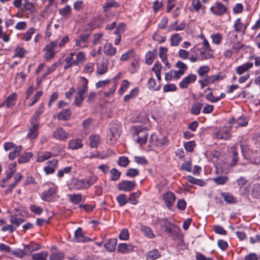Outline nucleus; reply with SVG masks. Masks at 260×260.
<instances>
[{
    "mask_svg": "<svg viewBox=\"0 0 260 260\" xmlns=\"http://www.w3.org/2000/svg\"><path fill=\"white\" fill-rule=\"evenodd\" d=\"M82 85L77 89V95L75 98V104L78 107H80L84 100V94L88 89V80L85 77H81Z\"/></svg>",
    "mask_w": 260,
    "mask_h": 260,
    "instance_id": "obj_1",
    "label": "nucleus"
},
{
    "mask_svg": "<svg viewBox=\"0 0 260 260\" xmlns=\"http://www.w3.org/2000/svg\"><path fill=\"white\" fill-rule=\"evenodd\" d=\"M159 223L161 226L165 228V232L171 236L178 232L177 226L175 224L170 222L167 218L161 219L159 220Z\"/></svg>",
    "mask_w": 260,
    "mask_h": 260,
    "instance_id": "obj_2",
    "label": "nucleus"
},
{
    "mask_svg": "<svg viewBox=\"0 0 260 260\" xmlns=\"http://www.w3.org/2000/svg\"><path fill=\"white\" fill-rule=\"evenodd\" d=\"M230 128H238L242 126H245L248 124V121L244 116H241L236 119L234 118H231L229 120Z\"/></svg>",
    "mask_w": 260,
    "mask_h": 260,
    "instance_id": "obj_3",
    "label": "nucleus"
},
{
    "mask_svg": "<svg viewBox=\"0 0 260 260\" xmlns=\"http://www.w3.org/2000/svg\"><path fill=\"white\" fill-rule=\"evenodd\" d=\"M58 44L57 41H53L47 44L44 49L46 51V53L44 55V57L47 60H49L52 58L54 54V49L57 47Z\"/></svg>",
    "mask_w": 260,
    "mask_h": 260,
    "instance_id": "obj_4",
    "label": "nucleus"
},
{
    "mask_svg": "<svg viewBox=\"0 0 260 260\" xmlns=\"http://www.w3.org/2000/svg\"><path fill=\"white\" fill-rule=\"evenodd\" d=\"M44 109L43 105H40L36 110L33 116L32 120L31 122L32 127L29 130H37L39 128L38 120L39 118V116L44 112Z\"/></svg>",
    "mask_w": 260,
    "mask_h": 260,
    "instance_id": "obj_5",
    "label": "nucleus"
},
{
    "mask_svg": "<svg viewBox=\"0 0 260 260\" xmlns=\"http://www.w3.org/2000/svg\"><path fill=\"white\" fill-rule=\"evenodd\" d=\"M136 186L135 181L123 180L118 184V188L120 190L130 191L133 190Z\"/></svg>",
    "mask_w": 260,
    "mask_h": 260,
    "instance_id": "obj_6",
    "label": "nucleus"
},
{
    "mask_svg": "<svg viewBox=\"0 0 260 260\" xmlns=\"http://www.w3.org/2000/svg\"><path fill=\"white\" fill-rule=\"evenodd\" d=\"M91 239L87 237H85L83 233L82 229L81 228H78L74 233V237L72 240V241L74 242H87L90 241Z\"/></svg>",
    "mask_w": 260,
    "mask_h": 260,
    "instance_id": "obj_7",
    "label": "nucleus"
},
{
    "mask_svg": "<svg viewBox=\"0 0 260 260\" xmlns=\"http://www.w3.org/2000/svg\"><path fill=\"white\" fill-rule=\"evenodd\" d=\"M220 75H214L210 76H207L203 80H200L199 81V83L201 85V87L203 89L205 86L208 84L213 83L215 81H218L222 79Z\"/></svg>",
    "mask_w": 260,
    "mask_h": 260,
    "instance_id": "obj_8",
    "label": "nucleus"
},
{
    "mask_svg": "<svg viewBox=\"0 0 260 260\" xmlns=\"http://www.w3.org/2000/svg\"><path fill=\"white\" fill-rule=\"evenodd\" d=\"M197 80V75L193 74H190L184 78L179 83V87L181 89L187 88L189 84L194 83Z\"/></svg>",
    "mask_w": 260,
    "mask_h": 260,
    "instance_id": "obj_9",
    "label": "nucleus"
},
{
    "mask_svg": "<svg viewBox=\"0 0 260 260\" xmlns=\"http://www.w3.org/2000/svg\"><path fill=\"white\" fill-rule=\"evenodd\" d=\"M163 199L166 206L168 208L170 209L172 204L174 203L176 198L173 192L169 191L164 194Z\"/></svg>",
    "mask_w": 260,
    "mask_h": 260,
    "instance_id": "obj_10",
    "label": "nucleus"
},
{
    "mask_svg": "<svg viewBox=\"0 0 260 260\" xmlns=\"http://www.w3.org/2000/svg\"><path fill=\"white\" fill-rule=\"evenodd\" d=\"M134 246L131 244L121 243L118 245L117 251L118 252L126 254L134 250Z\"/></svg>",
    "mask_w": 260,
    "mask_h": 260,
    "instance_id": "obj_11",
    "label": "nucleus"
},
{
    "mask_svg": "<svg viewBox=\"0 0 260 260\" xmlns=\"http://www.w3.org/2000/svg\"><path fill=\"white\" fill-rule=\"evenodd\" d=\"M133 136L138 137L136 142L140 145L145 144L147 142L148 134L146 133V131H135Z\"/></svg>",
    "mask_w": 260,
    "mask_h": 260,
    "instance_id": "obj_12",
    "label": "nucleus"
},
{
    "mask_svg": "<svg viewBox=\"0 0 260 260\" xmlns=\"http://www.w3.org/2000/svg\"><path fill=\"white\" fill-rule=\"evenodd\" d=\"M215 8L214 14L216 16H222L226 13L228 10V8L223 4L218 2L215 3Z\"/></svg>",
    "mask_w": 260,
    "mask_h": 260,
    "instance_id": "obj_13",
    "label": "nucleus"
},
{
    "mask_svg": "<svg viewBox=\"0 0 260 260\" xmlns=\"http://www.w3.org/2000/svg\"><path fill=\"white\" fill-rule=\"evenodd\" d=\"M48 163H49L50 166H46L44 168V171L47 175L54 172L56 168L57 167L58 161L56 159H53L51 161H49Z\"/></svg>",
    "mask_w": 260,
    "mask_h": 260,
    "instance_id": "obj_14",
    "label": "nucleus"
},
{
    "mask_svg": "<svg viewBox=\"0 0 260 260\" xmlns=\"http://www.w3.org/2000/svg\"><path fill=\"white\" fill-rule=\"evenodd\" d=\"M90 36V34H89L80 35L76 40V45L82 47L86 46L87 41L89 39Z\"/></svg>",
    "mask_w": 260,
    "mask_h": 260,
    "instance_id": "obj_15",
    "label": "nucleus"
},
{
    "mask_svg": "<svg viewBox=\"0 0 260 260\" xmlns=\"http://www.w3.org/2000/svg\"><path fill=\"white\" fill-rule=\"evenodd\" d=\"M234 28L235 31L236 32H242L243 34H244L246 32V27L241 22L240 18H238L235 20Z\"/></svg>",
    "mask_w": 260,
    "mask_h": 260,
    "instance_id": "obj_16",
    "label": "nucleus"
},
{
    "mask_svg": "<svg viewBox=\"0 0 260 260\" xmlns=\"http://www.w3.org/2000/svg\"><path fill=\"white\" fill-rule=\"evenodd\" d=\"M17 98V94L16 92H13L10 95L8 96L6 101L4 102V104L7 108H11L13 107L15 105Z\"/></svg>",
    "mask_w": 260,
    "mask_h": 260,
    "instance_id": "obj_17",
    "label": "nucleus"
},
{
    "mask_svg": "<svg viewBox=\"0 0 260 260\" xmlns=\"http://www.w3.org/2000/svg\"><path fill=\"white\" fill-rule=\"evenodd\" d=\"M55 193L54 187H50L48 190H44L42 193V199L45 201H50Z\"/></svg>",
    "mask_w": 260,
    "mask_h": 260,
    "instance_id": "obj_18",
    "label": "nucleus"
},
{
    "mask_svg": "<svg viewBox=\"0 0 260 260\" xmlns=\"http://www.w3.org/2000/svg\"><path fill=\"white\" fill-rule=\"evenodd\" d=\"M108 71V64L105 61L99 62L96 64V73L98 75H102Z\"/></svg>",
    "mask_w": 260,
    "mask_h": 260,
    "instance_id": "obj_19",
    "label": "nucleus"
},
{
    "mask_svg": "<svg viewBox=\"0 0 260 260\" xmlns=\"http://www.w3.org/2000/svg\"><path fill=\"white\" fill-rule=\"evenodd\" d=\"M213 57V53L212 50L207 51H201L198 54V60H203L212 58Z\"/></svg>",
    "mask_w": 260,
    "mask_h": 260,
    "instance_id": "obj_20",
    "label": "nucleus"
},
{
    "mask_svg": "<svg viewBox=\"0 0 260 260\" xmlns=\"http://www.w3.org/2000/svg\"><path fill=\"white\" fill-rule=\"evenodd\" d=\"M253 66V64L252 62H246L241 66H238L236 68V71L238 74L242 75L251 68Z\"/></svg>",
    "mask_w": 260,
    "mask_h": 260,
    "instance_id": "obj_21",
    "label": "nucleus"
},
{
    "mask_svg": "<svg viewBox=\"0 0 260 260\" xmlns=\"http://www.w3.org/2000/svg\"><path fill=\"white\" fill-rule=\"evenodd\" d=\"M119 4L115 0H107L104 6L103 10L105 12H108L112 8H118Z\"/></svg>",
    "mask_w": 260,
    "mask_h": 260,
    "instance_id": "obj_22",
    "label": "nucleus"
},
{
    "mask_svg": "<svg viewBox=\"0 0 260 260\" xmlns=\"http://www.w3.org/2000/svg\"><path fill=\"white\" fill-rule=\"evenodd\" d=\"M230 131H216L213 134V137L218 139L223 140H228L231 137Z\"/></svg>",
    "mask_w": 260,
    "mask_h": 260,
    "instance_id": "obj_23",
    "label": "nucleus"
},
{
    "mask_svg": "<svg viewBox=\"0 0 260 260\" xmlns=\"http://www.w3.org/2000/svg\"><path fill=\"white\" fill-rule=\"evenodd\" d=\"M53 137L59 141H64L69 137V134L66 131H54Z\"/></svg>",
    "mask_w": 260,
    "mask_h": 260,
    "instance_id": "obj_24",
    "label": "nucleus"
},
{
    "mask_svg": "<svg viewBox=\"0 0 260 260\" xmlns=\"http://www.w3.org/2000/svg\"><path fill=\"white\" fill-rule=\"evenodd\" d=\"M117 244V239H109L108 242L105 244L104 247L107 250L112 252L115 250Z\"/></svg>",
    "mask_w": 260,
    "mask_h": 260,
    "instance_id": "obj_25",
    "label": "nucleus"
},
{
    "mask_svg": "<svg viewBox=\"0 0 260 260\" xmlns=\"http://www.w3.org/2000/svg\"><path fill=\"white\" fill-rule=\"evenodd\" d=\"M71 115V112L70 109H64L58 113L57 118L60 120H67L70 118Z\"/></svg>",
    "mask_w": 260,
    "mask_h": 260,
    "instance_id": "obj_26",
    "label": "nucleus"
},
{
    "mask_svg": "<svg viewBox=\"0 0 260 260\" xmlns=\"http://www.w3.org/2000/svg\"><path fill=\"white\" fill-rule=\"evenodd\" d=\"M156 50L154 49L152 51H148L145 55V63L147 64H151L155 59L156 53Z\"/></svg>",
    "mask_w": 260,
    "mask_h": 260,
    "instance_id": "obj_27",
    "label": "nucleus"
},
{
    "mask_svg": "<svg viewBox=\"0 0 260 260\" xmlns=\"http://www.w3.org/2000/svg\"><path fill=\"white\" fill-rule=\"evenodd\" d=\"M116 49L113 47L111 43L106 44L104 47V52L108 56H113L115 54Z\"/></svg>",
    "mask_w": 260,
    "mask_h": 260,
    "instance_id": "obj_28",
    "label": "nucleus"
},
{
    "mask_svg": "<svg viewBox=\"0 0 260 260\" xmlns=\"http://www.w3.org/2000/svg\"><path fill=\"white\" fill-rule=\"evenodd\" d=\"M150 138L152 141H155L158 143L160 144L161 145H165L167 144L168 140L166 137H158L156 135L152 134L151 135Z\"/></svg>",
    "mask_w": 260,
    "mask_h": 260,
    "instance_id": "obj_29",
    "label": "nucleus"
},
{
    "mask_svg": "<svg viewBox=\"0 0 260 260\" xmlns=\"http://www.w3.org/2000/svg\"><path fill=\"white\" fill-rule=\"evenodd\" d=\"M160 256L159 251L154 249L147 253V260H155Z\"/></svg>",
    "mask_w": 260,
    "mask_h": 260,
    "instance_id": "obj_30",
    "label": "nucleus"
},
{
    "mask_svg": "<svg viewBox=\"0 0 260 260\" xmlns=\"http://www.w3.org/2000/svg\"><path fill=\"white\" fill-rule=\"evenodd\" d=\"M186 179L189 182L192 184L198 185L201 186H203L206 184L205 182L202 180L196 179L190 175L187 176L186 177Z\"/></svg>",
    "mask_w": 260,
    "mask_h": 260,
    "instance_id": "obj_31",
    "label": "nucleus"
},
{
    "mask_svg": "<svg viewBox=\"0 0 260 260\" xmlns=\"http://www.w3.org/2000/svg\"><path fill=\"white\" fill-rule=\"evenodd\" d=\"M182 40V38L178 34L173 35L170 39L171 45L172 46H177L179 45Z\"/></svg>",
    "mask_w": 260,
    "mask_h": 260,
    "instance_id": "obj_32",
    "label": "nucleus"
},
{
    "mask_svg": "<svg viewBox=\"0 0 260 260\" xmlns=\"http://www.w3.org/2000/svg\"><path fill=\"white\" fill-rule=\"evenodd\" d=\"M69 147L72 149H77L82 147L83 145L80 139L70 141L69 144Z\"/></svg>",
    "mask_w": 260,
    "mask_h": 260,
    "instance_id": "obj_33",
    "label": "nucleus"
},
{
    "mask_svg": "<svg viewBox=\"0 0 260 260\" xmlns=\"http://www.w3.org/2000/svg\"><path fill=\"white\" fill-rule=\"evenodd\" d=\"M48 253L46 251H42L40 253H34L32 255V260H46Z\"/></svg>",
    "mask_w": 260,
    "mask_h": 260,
    "instance_id": "obj_34",
    "label": "nucleus"
},
{
    "mask_svg": "<svg viewBox=\"0 0 260 260\" xmlns=\"http://www.w3.org/2000/svg\"><path fill=\"white\" fill-rule=\"evenodd\" d=\"M203 107V104L201 103H196L192 106L191 109V113L192 114L198 115L200 114L201 110Z\"/></svg>",
    "mask_w": 260,
    "mask_h": 260,
    "instance_id": "obj_35",
    "label": "nucleus"
},
{
    "mask_svg": "<svg viewBox=\"0 0 260 260\" xmlns=\"http://www.w3.org/2000/svg\"><path fill=\"white\" fill-rule=\"evenodd\" d=\"M140 194L141 192L140 191L131 193L127 199L128 202L131 203L133 205H136L138 203L137 198L139 197Z\"/></svg>",
    "mask_w": 260,
    "mask_h": 260,
    "instance_id": "obj_36",
    "label": "nucleus"
},
{
    "mask_svg": "<svg viewBox=\"0 0 260 260\" xmlns=\"http://www.w3.org/2000/svg\"><path fill=\"white\" fill-rule=\"evenodd\" d=\"M74 184L78 189H87L85 179L75 180Z\"/></svg>",
    "mask_w": 260,
    "mask_h": 260,
    "instance_id": "obj_37",
    "label": "nucleus"
},
{
    "mask_svg": "<svg viewBox=\"0 0 260 260\" xmlns=\"http://www.w3.org/2000/svg\"><path fill=\"white\" fill-rule=\"evenodd\" d=\"M139 93V89L138 88H135L131 90L129 94H126L124 96L123 100L125 102H127L131 99L134 98Z\"/></svg>",
    "mask_w": 260,
    "mask_h": 260,
    "instance_id": "obj_38",
    "label": "nucleus"
},
{
    "mask_svg": "<svg viewBox=\"0 0 260 260\" xmlns=\"http://www.w3.org/2000/svg\"><path fill=\"white\" fill-rule=\"evenodd\" d=\"M232 159L231 162V166H235L236 165L238 161V152L236 150L235 146H232L231 147Z\"/></svg>",
    "mask_w": 260,
    "mask_h": 260,
    "instance_id": "obj_39",
    "label": "nucleus"
},
{
    "mask_svg": "<svg viewBox=\"0 0 260 260\" xmlns=\"http://www.w3.org/2000/svg\"><path fill=\"white\" fill-rule=\"evenodd\" d=\"M73 55L74 54L71 53L70 56H67L66 58V64L64 66V70H67L71 68L73 65H75V60H74L73 58Z\"/></svg>",
    "mask_w": 260,
    "mask_h": 260,
    "instance_id": "obj_40",
    "label": "nucleus"
},
{
    "mask_svg": "<svg viewBox=\"0 0 260 260\" xmlns=\"http://www.w3.org/2000/svg\"><path fill=\"white\" fill-rule=\"evenodd\" d=\"M32 156L31 152H26L22 155L18 159L19 164H23L29 161L30 158Z\"/></svg>",
    "mask_w": 260,
    "mask_h": 260,
    "instance_id": "obj_41",
    "label": "nucleus"
},
{
    "mask_svg": "<svg viewBox=\"0 0 260 260\" xmlns=\"http://www.w3.org/2000/svg\"><path fill=\"white\" fill-rule=\"evenodd\" d=\"M69 201L75 204L79 203L82 201V196L81 194H69Z\"/></svg>",
    "mask_w": 260,
    "mask_h": 260,
    "instance_id": "obj_42",
    "label": "nucleus"
},
{
    "mask_svg": "<svg viewBox=\"0 0 260 260\" xmlns=\"http://www.w3.org/2000/svg\"><path fill=\"white\" fill-rule=\"evenodd\" d=\"M221 196L223 198L225 202L229 204H233L236 202V200L230 193H221Z\"/></svg>",
    "mask_w": 260,
    "mask_h": 260,
    "instance_id": "obj_43",
    "label": "nucleus"
},
{
    "mask_svg": "<svg viewBox=\"0 0 260 260\" xmlns=\"http://www.w3.org/2000/svg\"><path fill=\"white\" fill-rule=\"evenodd\" d=\"M140 230L148 238H152L154 237V235L149 227L142 225L141 226Z\"/></svg>",
    "mask_w": 260,
    "mask_h": 260,
    "instance_id": "obj_44",
    "label": "nucleus"
},
{
    "mask_svg": "<svg viewBox=\"0 0 260 260\" xmlns=\"http://www.w3.org/2000/svg\"><path fill=\"white\" fill-rule=\"evenodd\" d=\"M22 149V147L21 146H18L15 147L14 149V150L12 152H11L9 154V158L10 160L14 159L19 154L20 151Z\"/></svg>",
    "mask_w": 260,
    "mask_h": 260,
    "instance_id": "obj_45",
    "label": "nucleus"
},
{
    "mask_svg": "<svg viewBox=\"0 0 260 260\" xmlns=\"http://www.w3.org/2000/svg\"><path fill=\"white\" fill-rule=\"evenodd\" d=\"M251 195L255 199L260 198V184H256L253 186Z\"/></svg>",
    "mask_w": 260,
    "mask_h": 260,
    "instance_id": "obj_46",
    "label": "nucleus"
},
{
    "mask_svg": "<svg viewBox=\"0 0 260 260\" xmlns=\"http://www.w3.org/2000/svg\"><path fill=\"white\" fill-rule=\"evenodd\" d=\"M110 175L111 176V180L112 181H117L120 177L121 172L115 168H113L110 171Z\"/></svg>",
    "mask_w": 260,
    "mask_h": 260,
    "instance_id": "obj_47",
    "label": "nucleus"
},
{
    "mask_svg": "<svg viewBox=\"0 0 260 260\" xmlns=\"http://www.w3.org/2000/svg\"><path fill=\"white\" fill-rule=\"evenodd\" d=\"M210 69L207 66H201L197 71V73L201 77H205L209 72Z\"/></svg>",
    "mask_w": 260,
    "mask_h": 260,
    "instance_id": "obj_48",
    "label": "nucleus"
},
{
    "mask_svg": "<svg viewBox=\"0 0 260 260\" xmlns=\"http://www.w3.org/2000/svg\"><path fill=\"white\" fill-rule=\"evenodd\" d=\"M116 199L120 206H123L128 203V199L125 194H119L117 197Z\"/></svg>",
    "mask_w": 260,
    "mask_h": 260,
    "instance_id": "obj_49",
    "label": "nucleus"
},
{
    "mask_svg": "<svg viewBox=\"0 0 260 260\" xmlns=\"http://www.w3.org/2000/svg\"><path fill=\"white\" fill-rule=\"evenodd\" d=\"M23 8L24 11L28 13H32L34 12V5L27 0H25L23 4Z\"/></svg>",
    "mask_w": 260,
    "mask_h": 260,
    "instance_id": "obj_50",
    "label": "nucleus"
},
{
    "mask_svg": "<svg viewBox=\"0 0 260 260\" xmlns=\"http://www.w3.org/2000/svg\"><path fill=\"white\" fill-rule=\"evenodd\" d=\"M213 180L217 185H223L227 182L228 177L226 176H219L214 178Z\"/></svg>",
    "mask_w": 260,
    "mask_h": 260,
    "instance_id": "obj_51",
    "label": "nucleus"
},
{
    "mask_svg": "<svg viewBox=\"0 0 260 260\" xmlns=\"http://www.w3.org/2000/svg\"><path fill=\"white\" fill-rule=\"evenodd\" d=\"M100 136L98 135H92L90 136V146L92 148H95L98 146L100 141Z\"/></svg>",
    "mask_w": 260,
    "mask_h": 260,
    "instance_id": "obj_52",
    "label": "nucleus"
},
{
    "mask_svg": "<svg viewBox=\"0 0 260 260\" xmlns=\"http://www.w3.org/2000/svg\"><path fill=\"white\" fill-rule=\"evenodd\" d=\"M254 145L253 150L256 153H260V135L256 136L253 139Z\"/></svg>",
    "mask_w": 260,
    "mask_h": 260,
    "instance_id": "obj_53",
    "label": "nucleus"
},
{
    "mask_svg": "<svg viewBox=\"0 0 260 260\" xmlns=\"http://www.w3.org/2000/svg\"><path fill=\"white\" fill-rule=\"evenodd\" d=\"M135 57V53L133 50H129L126 53L123 54L120 57L121 61H126L129 57L132 58Z\"/></svg>",
    "mask_w": 260,
    "mask_h": 260,
    "instance_id": "obj_54",
    "label": "nucleus"
},
{
    "mask_svg": "<svg viewBox=\"0 0 260 260\" xmlns=\"http://www.w3.org/2000/svg\"><path fill=\"white\" fill-rule=\"evenodd\" d=\"M86 59L85 56L83 52H79L76 55V59L75 60V65L77 66L80 63H83Z\"/></svg>",
    "mask_w": 260,
    "mask_h": 260,
    "instance_id": "obj_55",
    "label": "nucleus"
},
{
    "mask_svg": "<svg viewBox=\"0 0 260 260\" xmlns=\"http://www.w3.org/2000/svg\"><path fill=\"white\" fill-rule=\"evenodd\" d=\"M10 222L13 225L18 226L24 222V219L22 218H17L15 216L12 215L10 217Z\"/></svg>",
    "mask_w": 260,
    "mask_h": 260,
    "instance_id": "obj_56",
    "label": "nucleus"
},
{
    "mask_svg": "<svg viewBox=\"0 0 260 260\" xmlns=\"http://www.w3.org/2000/svg\"><path fill=\"white\" fill-rule=\"evenodd\" d=\"M129 85V82L126 80H123L120 85V87L119 89V94L120 95L122 94L128 88V86Z\"/></svg>",
    "mask_w": 260,
    "mask_h": 260,
    "instance_id": "obj_57",
    "label": "nucleus"
},
{
    "mask_svg": "<svg viewBox=\"0 0 260 260\" xmlns=\"http://www.w3.org/2000/svg\"><path fill=\"white\" fill-rule=\"evenodd\" d=\"M196 146V143L193 141H190L184 144V147L185 150L189 152L193 151L194 148Z\"/></svg>",
    "mask_w": 260,
    "mask_h": 260,
    "instance_id": "obj_58",
    "label": "nucleus"
},
{
    "mask_svg": "<svg viewBox=\"0 0 260 260\" xmlns=\"http://www.w3.org/2000/svg\"><path fill=\"white\" fill-rule=\"evenodd\" d=\"M52 156V153L48 151H46L42 155H39L37 158L38 162H43L48 159Z\"/></svg>",
    "mask_w": 260,
    "mask_h": 260,
    "instance_id": "obj_59",
    "label": "nucleus"
},
{
    "mask_svg": "<svg viewBox=\"0 0 260 260\" xmlns=\"http://www.w3.org/2000/svg\"><path fill=\"white\" fill-rule=\"evenodd\" d=\"M71 8L70 6L67 5L63 8L59 10V14L63 17H67L70 14Z\"/></svg>",
    "mask_w": 260,
    "mask_h": 260,
    "instance_id": "obj_60",
    "label": "nucleus"
},
{
    "mask_svg": "<svg viewBox=\"0 0 260 260\" xmlns=\"http://www.w3.org/2000/svg\"><path fill=\"white\" fill-rule=\"evenodd\" d=\"M94 120L92 119H88L83 121L82 124L83 128L85 129H92L93 128Z\"/></svg>",
    "mask_w": 260,
    "mask_h": 260,
    "instance_id": "obj_61",
    "label": "nucleus"
},
{
    "mask_svg": "<svg viewBox=\"0 0 260 260\" xmlns=\"http://www.w3.org/2000/svg\"><path fill=\"white\" fill-rule=\"evenodd\" d=\"M94 63L93 62H89L86 63L84 68L83 72L85 73L91 74L94 71Z\"/></svg>",
    "mask_w": 260,
    "mask_h": 260,
    "instance_id": "obj_62",
    "label": "nucleus"
},
{
    "mask_svg": "<svg viewBox=\"0 0 260 260\" xmlns=\"http://www.w3.org/2000/svg\"><path fill=\"white\" fill-rule=\"evenodd\" d=\"M211 39L213 43L218 45L221 43L222 37L219 33H216L211 36Z\"/></svg>",
    "mask_w": 260,
    "mask_h": 260,
    "instance_id": "obj_63",
    "label": "nucleus"
},
{
    "mask_svg": "<svg viewBox=\"0 0 260 260\" xmlns=\"http://www.w3.org/2000/svg\"><path fill=\"white\" fill-rule=\"evenodd\" d=\"M64 257L62 253L53 252L50 255V260H62Z\"/></svg>",
    "mask_w": 260,
    "mask_h": 260,
    "instance_id": "obj_64",
    "label": "nucleus"
}]
</instances>
